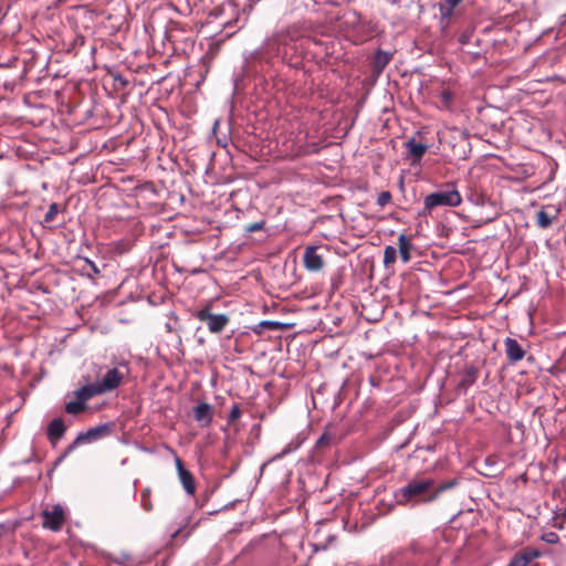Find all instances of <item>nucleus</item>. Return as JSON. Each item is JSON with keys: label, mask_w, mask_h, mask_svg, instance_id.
<instances>
[{"label": "nucleus", "mask_w": 566, "mask_h": 566, "mask_svg": "<svg viewBox=\"0 0 566 566\" xmlns=\"http://www.w3.org/2000/svg\"><path fill=\"white\" fill-rule=\"evenodd\" d=\"M260 326L266 328V329H279L281 324L279 322L273 321H263L260 323Z\"/></svg>", "instance_id": "bb28decb"}, {"label": "nucleus", "mask_w": 566, "mask_h": 566, "mask_svg": "<svg viewBox=\"0 0 566 566\" xmlns=\"http://www.w3.org/2000/svg\"><path fill=\"white\" fill-rule=\"evenodd\" d=\"M66 431V426L62 418L53 419L48 426V439L51 443H56L63 438Z\"/></svg>", "instance_id": "4468645a"}, {"label": "nucleus", "mask_w": 566, "mask_h": 566, "mask_svg": "<svg viewBox=\"0 0 566 566\" xmlns=\"http://www.w3.org/2000/svg\"><path fill=\"white\" fill-rule=\"evenodd\" d=\"M405 148L407 149L408 156L412 159V163H418L426 154L428 146L421 143H418L415 137L409 138L405 143Z\"/></svg>", "instance_id": "ddd939ff"}, {"label": "nucleus", "mask_w": 566, "mask_h": 566, "mask_svg": "<svg viewBox=\"0 0 566 566\" xmlns=\"http://www.w3.org/2000/svg\"><path fill=\"white\" fill-rule=\"evenodd\" d=\"M325 440H326L325 436L321 437L319 440L317 441V446H323Z\"/></svg>", "instance_id": "2f4dec72"}, {"label": "nucleus", "mask_w": 566, "mask_h": 566, "mask_svg": "<svg viewBox=\"0 0 566 566\" xmlns=\"http://www.w3.org/2000/svg\"><path fill=\"white\" fill-rule=\"evenodd\" d=\"M439 11H440L441 20L448 22L449 19L453 14L454 8L450 7L446 2H440L439 3Z\"/></svg>", "instance_id": "4be33fe9"}, {"label": "nucleus", "mask_w": 566, "mask_h": 566, "mask_svg": "<svg viewBox=\"0 0 566 566\" xmlns=\"http://www.w3.org/2000/svg\"><path fill=\"white\" fill-rule=\"evenodd\" d=\"M440 102L444 107H450L453 102V94L450 90L444 88L440 93Z\"/></svg>", "instance_id": "b1692460"}, {"label": "nucleus", "mask_w": 566, "mask_h": 566, "mask_svg": "<svg viewBox=\"0 0 566 566\" xmlns=\"http://www.w3.org/2000/svg\"><path fill=\"white\" fill-rule=\"evenodd\" d=\"M319 247L310 245L305 248L303 254V264L310 272H318L325 266L324 256L318 253Z\"/></svg>", "instance_id": "423d86ee"}, {"label": "nucleus", "mask_w": 566, "mask_h": 566, "mask_svg": "<svg viewBox=\"0 0 566 566\" xmlns=\"http://www.w3.org/2000/svg\"><path fill=\"white\" fill-rule=\"evenodd\" d=\"M457 480H450L440 484H436L433 479L419 478L412 479L398 491V503L407 504L409 502H433L441 493L454 488Z\"/></svg>", "instance_id": "f257e3e1"}, {"label": "nucleus", "mask_w": 566, "mask_h": 566, "mask_svg": "<svg viewBox=\"0 0 566 566\" xmlns=\"http://www.w3.org/2000/svg\"><path fill=\"white\" fill-rule=\"evenodd\" d=\"M542 556V552L533 547H524L516 552L507 566H537L534 560Z\"/></svg>", "instance_id": "0eeeda50"}, {"label": "nucleus", "mask_w": 566, "mask_h": 566, "mask_svg": "<svg viewBox=\"0 0 566 566\" xmlns=\"http://www.w3.org/2000/svg\"><path fill=\"white\" fill-rule=\"evenodd\" d=\"M479 377V369L473 366H467L463 373V376L459 382V388L467 390L470 386H472Z\"/></svg>", "instance_id": "a211bd4d"}, {"label": "nucleus", "mask_w": 566, "mask_h": 566, "mask_svg": "<svg viewBox=\"0 0 566 566\" xmlns=\"http://www.w3.org/2000/svg\"><path fill=\"white\" fill-rule=\"evenodd\" d=\"M42 527L52 532H60L66 521V513L61 504H55L42 511Z\"/></svg>", "instance_id": "39448f33"}, {"label": "nucleus", "mask_w": 566, "mask_h": 566, "mask_svg": "<svg viewBox=\"0 0 566 566\" xmlns=\"http://www.w3.org/2000/svg\"><path fill=\"white\" fill-rule=\"evenodd\" d=\"M87 409V405L82 400L69 401L65 405V411L70 415L76 416L84 412Z\"/></svg>", "instance_id": "6ab92c4d"}, {"label": "nucleus", "mask_w": 566, "mask_h": 566, "mask_svg": "<svg viewBox=\"0 0 566 566\" xmlns=\"http://www.w3.org/2000/svg\"><path fill=\"white\" fill-rule=\"evenodd\" d=\"M193 417L196 421L200 422L202 427H208L212 422L213 411L211 405L208 402H200L193 409Z\"/></svg>", "instance_id": "f8f14e48"}, {"label": "nucleus", "mask_w": 566, "mask_h": 566, "mask_svg": "<svg viewBox=\"0 0 566 566\" xmlns=\"http://www.w3.org/2000/svg\"><path fill=\"white\" fill-rule=\"evenodd\" d=\"M462 202V197L455 188L437 191L426 196L423 200L422 216L431 214V211L441 206L458 207Z\"/></svg>", "instance_id": "7ed1b4c3"}, {"label": "nucleus", "mask_w": 566, "mask_h": 566, "mask_svg": "<svg viewBox=\"0 0 566 566\" xmlns=\"http://www.w3.org/2000/svg\"><path fill=\"white\" fill-rule=\"evenodd\" d=\"M397 259V251L392 245H387L384 250V265L390 268L395 264Z\"/></svg>", "instance_id": "aec40b11"}, {"label": "nucleus", "mask_w": 566, "mask_h": 566, "mask_svg": "<svg viewBox=\"0 0 566 566\" xmlns=\"http://www.w3.org/2000/svg\"><path fill=\"white\" fill-rule=\"evenodd\" d=\"M140 503L145 511L149 512L153 510V503L150 501V490L148 488L144 489L140 492Z\"/></svg>", "instance_id": "412c9836"}, {"label": "nucleus", "mask_w": 566, "mask_h": 566, "mask_svg": "<svg viewBox=\"0 0 566 566\" xmlns=\"http://www.w3.org/2000/svg\"><path fill=\"white\" fill-rule=\"evenodd\" d=\"M559 210L553 206L541 209L536 213V226L546 229L552 226L553 221L558 217Z\"/></svg>", "instance_id": "9b49d317"}, {"label": "nucleus", "mask_w": 566, "mask_h": 566, "mask_svg": "<svg viewBox=\"0 0 566 566\" xmlns=\"http://www.w3.org/2000/svg\"><path fill=\"white\" fill-rule=\"evenodd\" d=\"M74 396L76 399L82 400L83 402L86 403L93 397L102 396V392L98 389L96 382H92L86 384L82 386L80 389L75 390Z\"/></svg>", "instance_id": "dca6fc26"}, {"label": "nucleus", "mask_w": 566, "mask_h": 566, "mask_svg": "<svg viewBox=\"0 0 566 566\" xmlns=\"http://www.w3.org/2000/svg\"><path fill=\"white\" fill-rule=\"evenodd\" d=\"M410 549H411L415 554H417V553H421V552H422V549H420V547H419V545H418L417 543H412V544L410 545Z\"/></svg>", "instance_id": "7c9ffc66"}, {"label": "nucleus", "mask_w": 566, "mask_h": 566, "mask_svg": "<svg viewBox=\"0 0 566 566\" xmlns=\"http://www.w3.org/2000/svg\"><path fill=\"white\" fill-rule=\"evenodd\" d=\"M398 248L401 261L408 263L411 260V251L413 249L412 237L401 233L398 237Z\"/></svg>", "instance_id": "2eb2a0df"}, {"label": "nucleus", "mask_w": 566, "mask_h": 566, "mask_svg": "<svg viewBox=\"0 0 566 566\" xmlns=\"http://www.w3.org/2000/svg\"><path fill=\"white\" fill-rule=\"evenodd\" d=\"M392 199V196L389 191H382L377 199V205L380 207H385L388 205Z\"/></svg>", "instance_id": "a878e982"}, {"label": "nucleus", "mask_w": 566, "mask_h": 566, "mask_svg": "<svg viewBox=\"0 0 566 566\" xmlns=\"http://www.w3.org/2000/svg\"><path fill=\"white\" fill-rule=\"evenodd\" d=\"M264 224H265L264 221L253 222V223H250L245 229L248 232H255V231L262 230L264 228Z\"/></svg>", "instance_id": "cd10ccee"}, {"label": "nucleus", "mask_w": 566, "mask_h": 566, "mask_svg": "<svg viewBox=\"0 0 566 566\" xmlns=\"http://www.w3.org/2000/svg\"><path fill=\"white\" fill-rule=\"evenodd\" d=\"M57 213H59V205L55 202L51 203L49 207V210L44 214L43 222L51 223L55 219Z\"/></svg>", "instance_id": "5701e85b"}, {"label": "nucleus", "mask_w": 566, "mask_h": 566, "mask_svg": "<svg viewBox=\"0 0 566 566\" xmlns=\"http://www.w3.org/2000/svg\"><path fill=\"white\" fill-rule=\"evenodd\" d=\"M108 432H109V428H108L107 424H102V426H98V427L91 428V429H88L85 432H81L76 437V439L74 440L72 446H70V449L72 450L73 448H75L78 444L96 441L99 438L106 436Z\"/></svg>", "instance_id": "6e6552de"}, {"label": "nucleus", "mask_w": 566, "mask_h": 566, "mask_svg": "<svg viewBox=\"0 0 566 566\" xmlns=\"http://www.w3.org/2000/svg\"><path fill=\"white\" fill-rule=\"evenodd\" d=\"M392 55L386 51L378 50L373 61V72L377 75L382 73L386 66L391 61Z\"/></svg>", "instance_id": "f3484780"}, {"label": "nucleus", "mask_w": 566, "mask_h": 566, "mask_svg": "<svg viewBox=\"0 0 566 566\" xmlns=\"http://www.w3.org/2000/svg\"><path fill=\"white\" fill-rule=\"evenodd\" d=\"M462 0H444L447 4H449L452 8H455Z\"/></svg>", "instance_id": "c756f323"}, {"label": "nucleus", "mask_w": 566, "mask_h": 566, "mask_svg": "<svg viewBox=\"0 0 566 566\" xmlns=\"http://www.w3.org/2000/svg\"><path fill=\"white\" fill-rule=\"evenodd\" d=\"M85 261H86L87 265L91 268L94 275H98L101 273L99 269L93 261H91L88 259H85Z\"/></svg>", "instance_id": "c85d7f7f"}, {"label": "nucleus", "mask_w": 566, "mask_h": 566, "mask_svg": "<svg viewBox=\"0 0 566 566\" xmlns=\"http://www.w3.org/2000/svg\"><path fill=\"white\" fill-rule=\"evenodd\" d=\"M212 305L207 304L202 308L193 313V317L207 324L208 329L212 334L221 333L229 324L230 317L227 314H213L211 312Z\"/></svg>", "instance_id": "20e7f679"}, {"label": "nucleus", "mask_w": 566, "mask_h": 566, "mask_svg": "<svg viewBox=\"0 0 566 566\" xmlns=\"http://www.w3.org/2000/svg\"><path fill=\"white\" fill-rule=\"evenodd\" d=\"M175 463L179 481L181 482L185 491L188 494L193 495L196 492V483L192 473L185 468L184 462L179 457L175 458Z\"/></svg>", "instance_id": "1a4fd4ad"}, {"label": "nucleus", "mask_w": 566, "mask_h": 566, "mask_svg": "<svg viewBox=\"0 0 566 566\" xmlns=\"http://www.w3.org/2000/svg\"><path fill=\"white\" fill-rule=\"evenodd\" d=\"M102 370L103 368L99 367L95 382L102 395H105L122 386L128 375L129 368L127 364H120L118 366L107 368L104 374H102Z\"/></svg>", "instance_id": "f03ea898"}, {"label": "nucleus", "mask_w": 566, "mask_h": 566, "mask_svg": "<svg viewBox=\"0 0 566 566\" xmlns=\"http://www.w3.org/2000/svg\"><path fill=\"white\" fill-rule=\"evenodd\" d=\"M241 415H242V411L240 409V406L238 403H234L230 410V413L228 417V422L233 423L241 417Z\"/></svg>", "instance_id": "393cba45"}, {"label": "nucleus", "mask_w": 566, "mask_h": 566, "mask_svg": "<svg viewBox=\"0 0 566 566\" xmlns=\"http://www.w3.org/2000/svg\"><path fill=\"white\" fill-rule=\"evenodd\" d=\"M505 354L511 363L520 361L525 356V350L514 338L506 337L504 340Z\"/></svg>", "instance_id": "9d476101"}]
</instances>
